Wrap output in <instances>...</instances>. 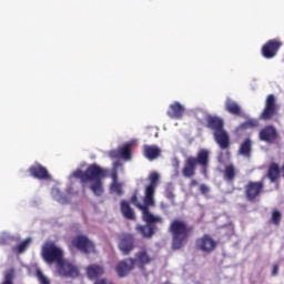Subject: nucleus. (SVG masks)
<instances>
[{
    "mask_svg": "<svg viewBox=\"0 0 284 284\" xmlns=\"http://www.w3.org/2000/svg\"><path fill=\"white\" fill-rule=\"evenodd\" d=\"M134 263L138 264L139 267H145V265H150V263H152V261H154V258H152V256H150V254L148 253V248L146 247H142L138 253H135V258Z\"/></svg>",
    "mask_w": 284,
    "mask_h": 284,
    "instance_id": "aec40b11",
    "label": "nucleus"
},
{
    "mask_svg": "<svg viewBox=\"0 0 284 284\" xmlns=\"http://www.w3.org/2000/svg\"><path fill=\"white\" fill-rule=\"evenodd\" d=\"M278 114V104H276V97L274 94H268L265 101V106L260 114L263 121H272L274 116Z\"/></svg>",
    "mask_w": 284,
    "mask_h": 284,
    "instance_id": "6e6552de",
    "label": "nucleus"
},
{
    "mask_svg": "<svg viewBox=\"0 0 284 284\" xmlns=\"http://www.w3.org/2000/svg\"><path fill=\"white\" fill-rule=\"evenodd\" d=\"M217 161L219 163H225V161L223 160V152L220 153Z\"/></svg>",
    "mask_w": 284,
    "mask_h": 284,
    "instance_id": "ea45409f",
    "label": "nucleus"
},
{
    "mask_svg": "<svg viewBox=\"0 0 284 284\" xmlns=\"http://www.w3.org/2000/svg\"><path fill=\"white\" fill-rule=\"evenodd\" d=\"M36 276L40 284H51L50 278H48V276H45V274H43V271H41V268H38L36 271Z\"/></svg>",
    "mask_w": 284,
    "mask_h": 284,
    "instance_id": "2f4dec72",
    "label": "nucleus"
},
{
    "mask_svg": "<svg viewBox=\"0 0 284 284\" xmlns=\"http://www.w3.org/2000/svg\"><path fill=\"white\" fill-rule=\"evenodd\" d=\"M200 192H201V194H210V186L206 184H201Z\"/></svg>",
    "mask_w": 284,
    "mask_h": 284,
    "instance_id": "e433bc0d",
    "label": "nucleus"
},
{
    "mask_svg": "<svg viewBox=\"0 0 284 284\" xmlns=\"http://www.w3.org/2000/svg\"><path fill=\"white\" fill-rule=\"evenodd\" d=\"M214 141L220 150H230V133L223 129L222 131L213 132Z\"/></svg>",
    "mask_w": 284,
    "mask_h": 284,
    "instance_id": "a211bd4d",
    "label": "nucleus"
},
{
    "mask_svg": "<svg viewBox=\"0 0 284 284\" xmlns=\"http://www.w3.org/2000/svg\"><path fill=\"white\" fill-rule=\"evenodd\" d=\"M239 154L250 159L252 156V139L246 138L240 145Z\"/></svg>",
    "mask_w": 284,
    "mask_h": 284,
    "instance_id": "cd10ccee",
    "label": "nucleus"
},
{
    "mask_svg": "<svg viewBox=\"0 0 284 284\" xmlns=\"http://www.w3.org/2000/svg\"><path fill=\"white\" fill-rule=\"evenodd\" d=\"M195 247L204 254H212L216 250V241L209 234H204L195 241Z\"/></svg>",
    "mask_w": 284,
    "mask_h": 284,
    "instance_id": "1a4fd4ad",
    "label": "nucleus"
},
{
    "mask_svg": "<svg viewBox=\"0 0 284 284\" xmlns=\"http://www.w3.org/2000/svg\"><path fill=\"white\" fill-rule=\"evenodd\" d=\"M130 202L132 203V205L138 207V210H141L142 214L150 213V207H154V205H155L154 197H153L152 204H148V202L145 200V195H144V204H141L139 202V191L138 190L134 191L133 195L130 199Z\"/></svg>",
    "mask_w": 284,
    "mask_h": 284,
    "instance_id": "6ab92c4d",
    "label": "nucleus"
},
{
    "mask_svg": "<svg viewBox=\"0 0 284 284\" xmlns=\"http://www.w3.org/2000/svg\"><path fill=\"white\" fill-rule=\"evenodd\" d=\"M252 128H258V121L255 120V119H250L243 123H241L239 126H237V130H252Z\"/></svg>",
    "mask_w": 284,
    "mask_h": 284,
    "instance_id": "c756f323",
    "label": "nucleus"
},
{
    "mask_svg": "<svg viewBox=\"0 0 284 284\" xmlns=\"http://www.w3.org/2000/svg\"><path fill=\"white\" fill-rule=\"evenodd\" d=\"M108 174H110L109 169H103L99 164L93 163L90 164L85 169V171L77 169L75 171H73L71 176L73 179H79L82 185H84V183H91L89 185V189L92 192V194L94 196H103V194H105L103 179H106Z\"/></svg>",
    "mask_w": 284,
    "mask_h": 284,
    "instance_id": "f257e3e1",
    "label": "nucleus"
},
{
    "mask_svg": "<svg viewBox=\"0 0 284 284\" xmlns=\"http://www.w3.org/2000/svg\"><path fill=\"white\" fill-rule=\"evenodd\" d=\"M265 190V183L263 181H250L244 187V194L246 201L250 203L256 202V199L261 196V193Z\"/></svg>",
    "mask_w": 284,
    "mask_h": 284,
    "instance_id": "423d86ee",
    "label": "nucleus"
},
{
    "mask_svg": "<svg viewBox=\"0 0 284 284\" xmlns=\"http://www.w3.org/2000/svg\"><path fill=\"white\" fill-rule=\"evenodd\" d=\"M201 168L202 174H207V168H210V151L207 149H201L196 156H187L182 168V176L184 179H192L196 176V168Z\"/></svg>",
    "mask_w": 284,
    "mask_h": 284,
    "instance_id": "f03ea898",
    "label": "nucleus"
},
{
    "mask_svg": "<svg viewBox=\"0 0 284 284\" xmlns=\"http://www.w3.org/2000/svg\"><path fill=\"white\" fill-rule=\"evenodd\" d=\"M105 274V268L99 264H91L87 267V276L91 281L99 278V276H103Z\"/></svg>",
    "mask_w": 284,
    "mask_h": 284,
    "instance_id": "393cba45",
    "label": "nucleus"
},
{
    "mask_svg": "<svg viewBox=\"0 0 284 284\" xmlns=\"http://www.w3.org/2000/svg\"><path fill=\"white\" fill-rule=\"evenodd\" d=\"M196 185H199V181H196L195 179L191 180L189 186L192 187H196Z\"/></svg>",
    "mask_w": 284,
    "mask_h": 284,
    "instance_id": "58836bf2",
    "label": "nucleus"
},
{
    "mask_svg": "<svg viewBox=\"0 0 284 284\" xmlns=\"http://www.w3.org/2000/svg\"><path fill=\"white\" fill-rule=\"evenodd\" d=\"M281 41L277 40H268L263 47H262V55L264 59H274L276 57L278 50H281Z\"/></svg>",
    "mask_w": 284,
    "mask_h": 284,
    "instance_id": "f8f14e48",
    "label": "nucleus"
},
{
    "mask_svg": "<svg viewBox=\"0 0 284 284\" xmlns=\"http://www.w3.org/2000/svg\"><path fill=\"white\" fill-rule=\"evenodd\" d=\"M132 142L125 143L123 146L118 150L110 152L111 159H123L124 161H130L132 159Z\"/></svg>",
    "mask_w": 284,
    "mask_h": 284,
    "instance_id": "2eb2a0df",
    "label": "nucleus"
},
{
    "mask_svg": "<svg viewBox=\"0 0 284 284\" xmlns=\"http://www.w3.org/2000/svg\"><path fill=\"white\" fill-rule=\"evenodd\" d=\"M266 176L271 183H276L281 179V166L278 163L273 162L268 165Z\"/></svg>",
    "mask_w": 284,
    "mask_h": 284,
    "instance_id": "a878e982",
    "label": "nucleus"
},
{
    "mask_svg": "<svg viewBox=\"0 0 284 284\" xmlns=\"http://www.w3.org/2000/svg\"><path fill=\"white\" fill-rule=\"evenodd\" d=\"M272 276H278V265L276 264L273 265Z\"/></svg>",
    "mask_w": 284,
    "mask_h": 284,
    "instance_id": "4c0bfd02",
    "label": "nucleus"
},
{
    "mask_svg": "<svg viewBox=\"0 0 284 284\" xmlns=\"http://www.w3.org/2000/svg\"><path fill=\"white\" fill-rule=\"evenodd\" d=\"M142 221L145 225L138 224L135 226L136 232L141 234L143 239H152L156 234V223H163V217L152 214V212L143 213Z\"/></svg>",
    "mask_w": 284,
    "mask_h": 284,
    "instance_id": "20e7f679",
    "label": "nucleus"
},
{
    "mask_svg": "<svg viewBox=\"0 0 284 284\" xmlns=\"http://www.w3.org/2000/svg\"><path fill=\"white\" fill-rule=\"evenodd\" d=\"M169 232L172 235V250H181L192 236L194 227L187 225L183 220L174 219L169 225Z\"/></svg>",
    "mask_w": 284,
    "mask_h": 284,
    "instance_id": "7ed1b4c3",
    "label": "nucleus"
},
{
    "mask_svg": "<svg viewBox=\"0 0 284 284\" xmlns=\"http://www.w3.org/2000/svg\"><path fill=\"white\" fill-rule=\"evenodd\" d=\"M41 256L44 262L49 265L55 263V265H61L63 263V250L57 246L54 242H47L42 246Z\"/></svg>",
    "mask_w": 284,
    "mask_h": 284,
    "instance_id": "39448f33",
    "label": "nucleus"
},
{
    "mask_svg": "<svg viewBox=\"0 0 284 284\" xmlns=\"http://www.w3.org/2000/svg\"><path fill=\"white\" fill-rule=\"evenodd\" d=\"M58 272L60 276H64L65 278H78L79 276V267L77 265L62 260V264L57 265Z\"/></svg>",
    "mask_w": 284,
    "mask_h": 284,
    "instance_id": "9d476101",
    "label": "nucleus"
},
{
    "mask_svg": "<svg viewBox=\"0 0 284 284\" xmlns=\"http://www.w3.org/2000/svg\"><path fill=\"white\" fill-rule=\"evenodd\" d=\"M110 192L116 194L118 196H123V184L120 182L111 183Z\"/></svg>",
    "mask_w": 284,
    "mask_h": 284,
    "instance_id": "7c9ffc66",
    "label": "nucleus"
},
{
    "mask_svg": "<svg viewBox=\"0 0 284 284\" xmlns=\"http://www.w3.org/2000/svg\"><path fill=\"white\" fill-rule=\"evenodd\" d=\"M120 212L128 221H136V214L134 213V209L130 205V202L122 200L120 202Z\"/></svg>",
    "mask_w": 284,
    "mask_h": 284,
    "instance_id": "b1692460",
    "label": "nucleus"
},
{
    "mask_svg": "<svg viewBox=\"0 0 284 284\" xmlns=\"http://www.w3.org/2000/svg\"><path fill=\"white\" fill-rule=\"evenodd\" d=\"M119 250L122 254L128 255L132 250H134V235L130 233H123L120 236Z\"/></svg>",
    "mask_w": 284,
    "mask_h": 284,
    "instance_id": "4468645a",
    "label": "nucleus"
},
{
    "mask_svg": "<svg viewBox=\"0 0 284 284\" xmlns=\"http://www.w3.org/2000/svg\"><path fill=\"white\" fill-rule=\"evenodd\" d=\"M258 136L260 141H264L265 143H272L273 141H276L278 132L276 131V128H274V125H266L260 131Z\"/></svg>",
    "mask_w": 284,
    "mask_h": 284,
    "instance_id": "f3484780",
    "label": "nucleus"
},
{
    "mask_svg": "<svg viewBox=\"0 0 284 284\" xmlns=\"http://www.w3.org/2000/svg\"><path fill=\"white\" fill-rule=\"evenodd\" d=\"M166 114L170 119H183V114H185V106H183V104H181L180 102L175 101L171 105H169Z\"/></svg>",
    "mask_w": 284,
    "mask_h": 284,
    "instance_id": "4be33fe9",
    "label": "nucleus"
},
{
    "mask_svg": "<svg viewBox=\"0 0 284 284\" xmlns=\"http://www.w3.org/2000/svg\"><path fill=\"white\" fill-rule=\"evenodd\" d=\"M272 222L274 223V225H280V223H281V211H273Z\"/></svg>",
    "mask_w": 284,
    "mask_h": 284,
    "instance_id": "c9c22d12",
    "label": "nucleus"
},
{
    "mask_svg": "<svg viewBox=\"0 0 284 284\" xmlns=\"http://www.w3.org/2000/svg\"><path fill=\"white\" fill-rule=\"evenodd\" d=\"M206 128L213 130V132H221L225 130V122L220 116L209 115L206 118Z\"/></svg>",
    "mask_w": 284,
    "mask_h": 284,
    "instance_id": "412c9836",
    "label": "nucleus"
},
{
    "mask_svg": "<svg viewBox=\"0 0 284 284\" xmlns=\"http://www.w3.org/2000/svg\"><path fill=\"white\" fill-rule=\"evenodd\" d=\"M119 165V162L114 163L113 170L111 172L112 183H119V171L116 170Z\"/></svg>",
    "mask_w": 284,
    "mask_h": 284,
    "instance_id": "f704fd0d",
    "label": "nucleus"
},
{
    "mask_svg": "<svg viewBox=\"0 0 284 284\" xmlns=\"http://www.w3.org/2000/svg\"><path fill=\"white\" fill-rule=\"evenodd\" d=\"M134 258L129 257L126 260L121 261L118 263L115 267V272L120 278H124L129 273H131L134 270Z\"/></svg>",
    "mask_w": 284,
    "mask_h": 284,
    "instance_id": "dca6fc26",
    "label": "nucleus"
},
{
    "mask_svg": "<svg viewBox=\"0 0 284 284\" xmlns=\"http://www.w3.org/2000/svg\"><path fill=\"white\" fill-rule=\"evenodd\" d=\"M161 176L156 172H152L149 175L150 184L145 187V201L148 204L153 203L154 194L156 192V185H159V180Z\"/></svg>",
    "mask_w": 284,
    "mask_h": 284,
    "instance_id": "9b49d317",
    "label": "nucleus"
},
{
    "mask_svg": "<svg viewBox=\"0 0 284 284\" xmlns=\"http://www.w3.org/2000/svg\"><path fill=\"white\" fill-rule=\"evenodd\" d=\"M224 109L229 114H233V116H243V109H241V105L231 98L226 99Z\"/></svg>",
    "mask_w": 284,
    "mask_h": 284,
    "instance_id": "5701e85b",
    "label": "nucleus"
},
{
    "mask_svg": "<svg viewBox=\"0 0 284 284\" xmlns=\"http://www.w3.org/2000/svg\"><path fill=\"white\" fill-rule=\"evenodd\" d=\"M29 174L39 181H50V179H52L48 169L39 163H34L29 168Z\"/></svg>",
    "mask_w": 284,
    "mask_h": 284,
    "instance_id": "ddd939ff",
    "label": "nucleus"
},
{
    "mask_svg": "<svg viewBox=\"0 0 284 284\" xmlns=\"http://www.w3.org/2000/svg\"><path fill=\"white\" fill-rule=\"evenodd\" d=\"M31 241H32L31 239H27V240L22 241V242L17 246L18 253H19V254H23V252H26V250H28V246L30 245Z\"/></svg>",
    "mask_w": 284,
    "mask_h": 284,
    "instance_id": "72a5a7b5",
    "label": "nucleus"
},
{
    "mask_svg": "<svg viewBox=\"0 0 284 284\" xmlns=\"http://www.w3.org/2000/svg\"><path fill=\"white\" fill-rule=\"evenodd\" d=\"M224 179L225 181H229L232 183L234 179H236V168H234V164H229L224 169Z\"/></svg>",
    "mask_w": 284,
    "mask_h": 284,
    "instance_id": "c85d7f7f",
    "label": "nucleus"
},
{
    "mask_svg": "<svg viewBox=\"0 0 284 284\" xmlns=\"http://www.w3.org/2000/svg\"><path fill=\"white\" fill-rule=\"evenodd\" d=\"M71 244L80 252H83V254H97V246L94 245V242L85 235L75 236Z\"/></svg>",
    "mask_w": 284,
    "mask_h": 284,
    "instance_id": "0eeeda50",
    "label": "nucleus"
},
{
    "mask_svg": "<svg viewBox=\"0 0 284 284\" xmlns=\"http://www.w3.org/2000/svg\"><path fill=\"white\" fill-rule=\"evenodd\" d=\"M1 284H14V271L6 272Z\"/></svg>",
    "mask_w": 284,
    "mask_h": 284,
    "instance_id": "473e14b6",
    "label": "nucleus"
},
{
    "mask_svg": "<svg viewBox=\"0 0 284 284\" xmlns=\"http://www.w3.org/2000/svg\"><path fill=\"white\" fill-rule=\"evenodd\" d=\"M144 156L149 161H154L161 156V149L156 145H148L145 144L143 148Z\"/></svg>",
    "mask_w": 284,
    "mask_h": 284,
    "instance_id": "bb28decb",
    "label": "nucleus"
}]
</instances>
